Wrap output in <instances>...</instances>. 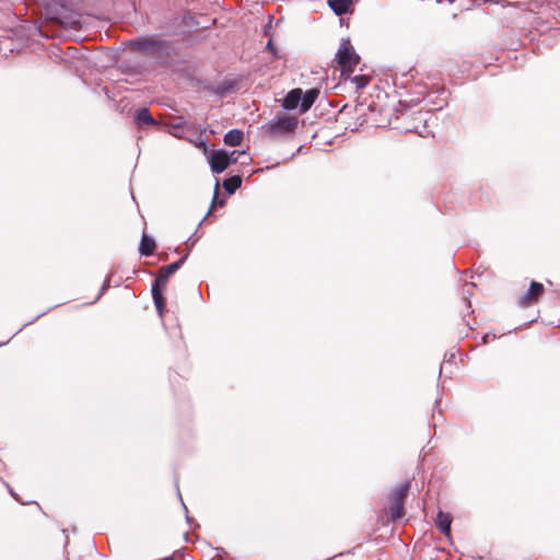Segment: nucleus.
Returning <instances> with one entry per match:
<instances>
[{
	"label": "nucleus",
	"instance_id": "nucleus-1",
	"mask_svg": "<svg viewBox=\"0 0 560 560\" xmlns=\"http://www.w3.org/2000/svg\"><path fill=\"white\" fill-rule=\"evenodd\" d=\"M317 96L318 91L316 89H311L306 92H303L301 89H294L287 94L282 106L289 110L300 109L301 113H305L311 108Z\"/></svg>",
	"mask_w": 560,
	"mask_h": 560
},
{
	"label": "nucleus",
	"instance_id": "nucleus-2",
	"mask_svg": "<svg viewBox=\"0 0 560 560\" xmlns=\"http://www.w3.org/2000/svg\"><path fill=\"white\" fill-rule=\"evenodd\" d=\"M335 60L341 69V74L350 77L354 71V68L358 66L360 57L351 46L350 40L342 39L337 50Z\"/></svg>",
	"mask_w": 560,
	"mask_h": 560
},
{
	"label": "nucleus",
	"instance_id": "nucleus-3",
	"mask_svg": "<svg viewBox=\"0 0 560 560\" xmlns=\"http://www.w3.org/2000/svg\"><path fill=\"white\" fill-rule=\"evenodd\" d=\"M236 151L231 154L223 150H219L209 156L210 167L214 173H222L225 171L232 162H236L237 158H234Z\"/></svg>",
	"mask_w": 560,
	"mask_h": 560
},
{
	"label": "nucleus",
	"instance_id": "nucleus-4",
	"mask_svg": "<svg viewBox=\"0 0 560 560\" xmlns=\"http://www.w3.org/2000/svg\"><path fill=\"white\" fill-rule=\"evenodd\" d=\"M182 262H183V260H179V261H176V262H173L171 265L163 267L160 270V273H159L158 278L155 279V282L153 285L161 287V288L165 289L170 276L173 275L179 268Z\"/></svg>",
	"mask_w": 560,
	"mask_h": 560
},
{
	"label": "nucleus",
	"instance_id": "nucleus-5",
	"mask_svg": "<svg viewBox=\"0 0 560 560\" xmlns=\"http://www.w3.org/2000/svg\"><path fill=\"white\" fill-rule=\"evenodd\" d=\"M544 292V287L541 283L533 281L528 291L521 299V303L523 305L530 304L537 296L541 295Z\"/></svg>",
	"mask_w": 560,
	"mask_h": 560
},
{
	"label": "nucleus",
	"instance_id": "nucleus-6",
	"mask_svg": "<svg viewBox=\"0 0 560 560\" xmlns=\"http://www.w3.org/2000/svg\"><path fill=\"white\" fill-rule=\"evenodd\" d=\"M351 3L352 0H328L329 7L338 15L347 13Z\"/></svg>",
	"mask_w": 560,
	"mask_h": 560
},
{
	"label": "nucleus",
	"instance_id": "nucleus-7",
	"mask_svg": "<svg viewBox=\"0 0 560 560\" xmlns=\"http://www.w3.org/2000/svg\"><path fill=\"white\" fill-rule=\"evenodd\" d=\"M436 523H438L440 530L443 534L448 536L450 530H451V523H452L451 514L439 512Z\"/></svg>",
	"mask_w": 560,
	"mask_h": 560
},
{
	"label": "nucleus",
	"instance_id": "nucleus-8",
	"mask_svg": "<svg viewBox=\"0 0 560 560\" xmlns=\"http://www.w3.org/2000/svg\"><path fill=\"white\" fill-rule=\"evenodd\" d=\"M164 288L153 285L152 287V296L154 300V304L158 308L159 314L162 316L165 307L164 298L162 295V291Z\"/></svg>",
	"mask_w": 560,
	"mask_h": 560
},
{
	"label": "nucleus",
	"instance_id": "nucleus-9",
	"mask_svg": "<svg viewBox=\"0 0 560 560\" xmlns=\"http://www.w3.org/2000/svg\"><path fill=\"white\" fill-rule=\"evenodd\" d=\"M243 140V132L238 129H232L224 136V142L228 145H240Z\"/></svg>",
	"mask_w": 560,
	"mask_h": 560
},
{
	"label": "nucleus",
	"instance_id": "nucleus-10",
	"mask_svg": "<svg viewBox=\"0 0 560 560\" xmlns=\"http://www.w3.org/2000/svg\"><path fill=\"white\" fill-rule=\"evenodd\" d=\"M155 242L151 237L143 235L141 238L139 250L142 255L149 256L154 252Z\"/></svg>",
	"mask_w": 560,
	"mask_h": 560
},
{
	"label": "nucleus",
	"instance_id": "nucleus-11",
	"mask_svg": "<svg viewBox=\"0 0 560 560\" xmlns=\"http://www.w3.org/2000/svg\"><path fill=\"white\" fill-rule=\"evenodd\" d=\"M241 183L240 176H232L223 182V187L229 194H233L241 186Z\"/></svg>",
	"mask_w": 560,
	"mask_h": 560
},
{
	"label": "nucleus",
	"instance_id": "nucleus-12",
	"mask_svg": "<svg viewBox=\"0 0 560 560\" xmlns=\"http://www.w3.org/2000/svg\"><path fill=\"white\" fill-rule=\"evenodd\" d=\"M137 121L139 124H153L154 122V120L151 117L150 113L145 108L140 109L138 112V114H137Z\"/></svg>",
	"mask_w": 560,
	"mask_h": 560
},
{
	"label": "nucleus",
	"instance_id": "nucleus-13",
	"mask_svg": "<svg viewBox=\"0 0 560 560\" xmlns=\"http://www.w3.org/2000/svg\"><path fill=\"white\" fill-rule=\"evenodd\" d=\"M170 132H171V135H173L176 138H183L184 137L183 126H180V125H172L170 127Z\"/></svg>",
	"mask_w": 560,
	"mask_h": 560
},
{
	"label": "nucleus",
	"instance_id": "nucleus-14",
	"mask_svg": "<svg viewBox=\"0 0 560 560\" xmlns=\"http://www.w3.org/2000/svg\"><path fill=\"white\" fill-rule=\"evenodd\" d=\"M352 81L355 83L358 89H362L368 84V79L365 77H354Z\"/></svg>",
	"mask_w": 560,
	"mask_h": 560
},
{
	"label": "nucleus",
	"instance_id": "nucleus-15",
	"mask_svg": "<svg viewBox=\"0 0 560 560\" xmlns=\"http://www.w3.org/2000/svg\"><path fill=\"white\" fill-rule=\"evenodd\" d=\"M402 516V508L400 504H397L392 511L393 518H399Z\"/></svg>",
	"mask_w": 560,
	"mask_h": 560
},
{
	"label": "nucleus",
	"instance_id": "nucleus-16",
	"mask_svg": "<svg viewBox=\"0 0 560 560\" xmlns=\"http://www.w3.org/2000/svg\"><path fill=\"white\" fill-rule=\"evenodd\" d=\"M284 124L287 125L288 128H291L294 127L296 122L294 120L288 119L284 121Z\"/></svg>",
	"mask_w": 560,
	"mask_h": 560
},
{
	"label": "nucleus",
	"instance_id": "nucleus-17",
	"mask_svg": "<svg viewBox=\"0 0 560 560\" xmlns=\"http://www.w3.org/2000/svg\"><path fill=\"white\" fill-rule=\"evenodd\" d=\"M405 492H407V487H405V488L402 489V491H401V495H404V494H405Z\"/></svg>",
	"mask_w": 560,
	"mask_h": 560
},
{
	"label": "nucleus",
	"instance_id": "nucleus-18",
	"mask_svg": "<svg viewBox=\"0 0 560 560\" xmlns=\"http://www.w3.org/2000/svg\"><path fill=\"white\" fill-rule=\"evenodd\" d=\"M198 145H200V147H201V145H202V147H205L206 144H205V142H203V141H201Z\"/></svg>",
	"mask_w": 560,
	"mask_h": 560
}]
</instances>
